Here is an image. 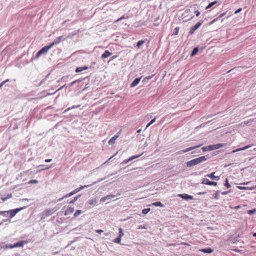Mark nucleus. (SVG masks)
Wrapping results in <instances>:
<instances>
[{"label":"nucleus","instance_id":"1","mask_svg":"<svg viewBox=\"0 0 256 256\" xmlns=\"http://www.w3.org/2000/svg\"><path fill=\"white\" fill-rule=\"evenodd\" d=\"M208 158V156H202L188 162L186 166L188 167H192L206 160Z\"/></svg>","mask_w":256,"mask_h":256},{"label":"nucleus","instance_id":"2","mask_svg":"<svg viewBox=\"0 0 256 256\" xmlns=\"http://www.w3.org/2000/svg\"><path fill=\"white\" fill-rule=\"evenodd\" d=\"M92 186V184H88V185H85V186H80V188L74 190H73L72 192L66 194V195L64 196L62 198L58 199V202H60L62 200H63L64 198H68V197H70L72 195H74V194L78 192H80V190H82V189L84 188H88V187H90V186Z\"/></svg>","mask_w":256,"mask_h":256},{"label":"nucleus","instance_id":"3","mask_svg":"<svg viewBox=\"0 0 256 256\" xmlns=\"http://www.w3.org/2000/svg\"><path fill=\"white\" fill-rule=\"evenodd\" d=\"M224 146V144H217L212 145H210L208 146H204L202 148L203 152L210 151L215 150H217L223 147Z\"/></svg>","mask_w":256,"mask_h":256},{"label":"nucleus","instance_id":"4","mask_svg":"<svg viewBox=\"0 0 256 256\" xmlns=\"http://www.w3.org/2000/svg\"><path fill=\"white\" fill-rule=\"evenodd\" d=\"M52 48V45L49 44L48 46H46L41 48L36 54V58H38L42 54H46L48 50Z\"/></svg>","mask_w":256,"mask_h":256},{"label":"nucleus","instance_id":"5","mask_svg":"<svg viewBox=\"0 0 256 256\" xmlns=\"http://www.w3.org/2000/svg\"><path fill=\"white\" fill-rule=\"evenodd\" d=\"M26 208V207L24 206V207H22V208H15V209H14V210H8V214L10 215V218H12L18 212L21 210H24V209Z\"/></svg>","mask_w":256,"mask_h":256},{"label":"nucleus","instance_id":"6","mask_svg":"<svg viewBox=\"0 0 256 256\" xmlns=\"http://www.w3.org/2000/svg\"><path fill=\"white\" fill-rule=\"evenodd\" d=\"M56 210H54V209H47L42 214V218H46L48 217V216L53 214Z\"/></svg>","mask_w":256,"mask_h":256},{"label":"nucleus","instance_id":"7","mask_svg":"<svg viewBox=\"0 0 256 256\" xmlns=\"http://www.w3.org/2000/svg\"><path fill=\"white\" fill-rule=\"evenodd\" d=\"M203 22L204 20H200L198 23H196L194 26H192L190 30V34H193L194 31L196 30L198 28L202 26Z\"/></svg>","mask_w":256,"mask_h":256},{"label":"nucleus","instance_id":"8","mask_svg":"<svg viewBox=\"0 0 256 256\" xmlns=\"http://www.w3.org/2000/svg\"><path fill=\"white\" fill-rule=\"evenodd\" d=\"M178 196L181 198H182L185 200H192L194 199V197L192 196L186 194H178Z\"/></svg>","mask_w":256,"mask_h":256},{"label":"nucleus","instance_id":"9","mask_svg":"<svg viewBox=\"0 0 256 256\" xmlns=\"http://www.w3.org/2000/svg\"><path fill=\"white\" fill-rule=\"evenodd\" d=\"M115 197H116V196L114 195V194L108 195L102 198L100 200V202H104L106 200H110L111 199L114 198Z\"/></svg>","mask_w":256,"mask_h":256},{"label":"nucleus","instance_id":"10","mask_svg":"<svg viewBox=\"0 0 256 256\" xmlns=\"http://www.w3.org/2000/svg\"><path fill=\"white\" fill-rule=\"evenodd\" d=\"M142 154H139L137 156H134L130 157V158L124 160L122 162V164H126L128 162H129L130 161L136 158H139Z\"/></svg>","mask_w":256,"mask_h":256},{"label":"nucleus","instance_id":"11","mask_svg":"<svg viewBox=\"0 0 256 256\" xmlns=\"http://www.w3.org/2000/svg\"><path fill=\"white\" fill-rule=\"evenodd\" d=\"M27 244V242L24 241V240H20L18 242L14 244V248L23 247L24 245V244Z\"/></svg>","mask_w":256,"mask_h":256},{"label":"nucleus","instance_id":"12","mask_svg":"<svg viewBox=\"0 0 256 256\" xmlns=\"http://www.w3.org/2000/svg\"><path fill=\"white\" fill-rule=\"evenodd\" d=\"M140 80L141 78H136L134 79V80L131 83L130 85V88H134L140 82Z\"/></svg>","mask_w":256,"mask_h":256},{"label":"nucleus","instance_id":"13","mask_svg":"<svg viewBox=\"0 0 256 256\" xmlns=\"http://www.w3.org/2000/svg\"><path fill=\"white\" fill-rule=\"evenodd\" d=\"M62 36H60L57 37L54 40V42L50 44V45H52V47L54 44H59L60 42V41L62 40Z\"/></svg>","mask_w":256,"mask_h":256},{"label":"nucleus","instance_id":"14","mask_svg":"<svg viewBox=\"0 0 256 256\" xmlns=\"http://www.w3.org/2000/svg\"><path fill=\"white\" fill-rule=\"evenodd\" d=\"M214 174L215 172H213L209 174H207L206 176L210 178L212 180H218L220 178V177L218 176H215Z\"/></svg>","mask_w":256,"mask_h":256},{"label":"nucleus","instance_id":"15","mask_svg":"<svg viewBox=\"0 0 256 256\" xmlns=\"http://www.w3.org/2000/svg\"><path fill=\"white\" fill-rule=\"evenodd\" d=\"M112 54V52H110L108 50H105L104 53L102 55V58L105 59L108 58Z\"/></svg>","mask_w":256,"mask_h":256},{"label":"nucleus","instance_id":"16","mask_svg":"<svg viewBox=\"0 0 256 256\" xmlns=\"http://www.w3.org/2000/svg\"><path fill=\"white\" fill-rule=\"evenodd\" d=\"M251 146H252V145H248V146H244L243 148L233 150L232 152V153H234V152H239V151H240V150H246L250 148Z\"/></svg>","mask_w":256,"mask_h":256},{"label":"nucleus","instance_id":"17","mask_svg":"<svg viewBox=\"0 0 256 256\" xmlns=\"http://www.w3.org/2000/svg\"><path fill=\"white\" fill-rule=\"evenodd\" d=\"M74 208H72V207H70V208H68L66 211H65V212H64V215L65 216H67V215H69L71 214H72L74 212Z\"/></svg>","mask_w":256,"mask_h":256},{"label":"nucleus","instance_id":"18","mask_svg":"<svg viewBox=\"0 0 256 256\" xmlns=\"http://www.w3.org/2000/svg\"><path fill=\"white\" fill-rule=\"evenodd\" d=\"M118 136L116 134L112 138H110L108 141V144H113L115 143L116 140L118 138Z\"/></svg>","mask_w":256,"mask_h":256},{"label":"nucleus","instance_id":"19","mask_svg":"<svg viewBox=\"0 0 256 256\" xmlns=\"http://www.w3.org/2000/svg\"><path fill=\"white\" fill-rule=\"evenodd\" d=\"M88 66H80V67H78L76 68V72H81L84 70H88Z\"/></svg>","mask_w":256,"mask_h":256},{"label":"nucleus","instance_id":"20","mask_svg":"<svg viewBox=\"0 0 256 256\" xmlns=\"http://www.w3.org/2000/svg\"><path fill=\"white\" fill-rule=\"evenodd\" d=\"M211 182H210L208 179L207 178H202V184H207L210 186Z\"/></svg>","mask_w":256,"mask_h":256},{"label":"nucleus","instance_id":"21","mask_svg":"<svg viewBox=\"0 0 256 256\" xmlns=\"http://www.w3.org/2000/svg\"><path fill=\"white\" fill-rule=\"evenodd\" d=\"M202 252L207 253V254H210L213 252V250L211 249L210 248H204L201 250Z\"/></svg>","mask_w":256,"mask_h":256},{"label":"nucleus","instance_id":"22","mask_svg":"<svg viewBox=\"0 0 256 256\" xmlns=\"http://www.w3.org/2000/svg\"><path fill=\"white\" fill-rule=\"evenodd\" d=\"M152 205L154 206H160L161 208H164V204H163L160 202H156L152 204Z\"/></svg>","mask_w":256,"mask_h":256},{"label":"nucleus","instance_id":"23","mask_svg":"<svg viewBox=\"0 0 256 256\" xmlns=\"http://www.w3.org/2000/svg\"><path fill=\"white\" fill-rule=\"evenodd\" d=\"M202 144H200L198 146H192V147H190L188 148H187L186 149V152H190L192 150H193L197 148H198Z\"/></svg>","mask_w":256,"mask_h":256},{"label":"nucleus","instance_id":"24","mask_svg":"<svg viewBox=\"0 0 256 256\" xmlns=\"http://www.w3.org/2000/svg\"><path fill=\"white\" fill-rule=\"evenodd\" d=\"M198 47L194 48L193 49L192 52L191 54V56H195L198 53Z\"/></svg>","mask_w":256,"mask_h":256},{"label":"nucleus","instance_id":"25","mask_svg":"<svg viewBox=\"0 0 256 256\" xmlns=\"http://www.w3.org/2000/svg\"><path fill=\"white\" fill-rule=\"evenodd\" d=\"M217 1H214V2H210V4H208V5L206 8V10H208V8H210L212 6L214 5L215 4H216L217 3Z\"/></svg>","mask_w":256,"mask_h":256},{"label":"nucleus","instance_id":"26","mask_svg":"<svg viewBox=\"0 0 256 256\" xmlns=\"http://www.w3.org/2000/svg\"><path fill=\"white\" fill-rule=\"evenodd\" d=\"M80 196V195H78L76 196H75L74 199H72V200L70 202V204H74V202H76Z\"/></svg>","mask_w":256,"mask_h":256},{"label":"nucleus","instance_id":"27","mask_svg":"<svg viewBox=\"0 0 256 256\" xmlns=\"http://www.w3.org/2000/svg\"><path fill=\"white\" fill-rule=\"evenodd\" d=\"M81 81V80H75L74 81H73L71 83H70L69 84H68V86L69 87H71L72 86H74V84H76V83L77 82H79Z\"/></svg>","mask_w":256,"mask_h":256},{"label":"nucleus","instance_id":"28","mask_svg":"<svg viewBox=\"0 0 256 256\" xmlns=\"http://www.w3.org/2000/svg\"><path fill=\"white\" fill-rule=\"evenodd\" d=\"M150 210V208H144V209L142 210V213L143 214H147Z\"/></svg>","mask_w":256,"mask_h":256},{"label":"nucleus","instance_id":"29","mask_svg":"<svg viewBox=\"0 0 256 256\" xmlns=\"http://www.w3.org/2000/svg\"><path fill=\"white\" fill-rule=\"evenodd\" d=\"M121 238H121L118 236L114 240V242L115 243H116V244H120V242H121Z\"/></svg>","mask_w":256,"mask_h":256},{"label":"nucleus","instance_id":"30","mask_svg":"<svg viewBox=\"0 0 256 256\" xmlns=\"http://www.w3.org/2000/svg\"><path fill=\"white\" fill-rule=\"evenodd\" d=\"M144 40H139L137 42L136 46L140 48V46H142L144 44Z\"/></svg>","mask_w":256,"mask_h":256},{"label":"nucleus","instance_id":"31","mask_svg":"<svg viewBox=\"0 0 256 256\" xmlns=\"http://www.w3.org/2000/svg\"><path fill=\"white\" fill-rule=\"evenodd\" d=\"M118 231H119V236H120V238H122V236H124V232H123V230L122 228H120L118 229Z\"/></svg>","mask_w":256,"mask_h":256},{"label":"nucleus","instance_id":"32","mask_svg":"<svg viewBox=\"0 0 256 256\" xmlns=\"http://www.w3.org/2000/svg\"><path fill=\"white\" fill-rule=\"evenodd\" d=\"M88 202L90 205H94L96 202V200H90Z\"/></svg>","mask_w":256,"mask_h":256},{"label":"nucleus","instance_id":"33","mask_svg":"<svg viewBox=\"0 0 256 256\" xmlns=\"http://www.w3.org/2000/svg\"><path fill=\"white\" fill-rule=\"evenodd\" d=\"M82 213L81 210H76L74 214V216L76 217Z\"/></svg>","mask_w":256,"mask_h":256},{"label":"nucleus","instance_id":"34","mask_svg":"<svg viewBox=\"0 0 256 256\" xmlns=\"http://www.w3.org/2000/svg\"><path fill=\"white\" fill-rule=\"evenodd\" d=\"M256 209H252V210H248V214H253L254 213H256Z\"/></svg>","mask_w":256,"mask_h":256},{"label":"nucleus","instance_id":"35","mask_svg":"<svg viewBox=\"0 0 256 256\" xmlns=\"http://www.w3.org/2000/svg\"><path fill=\"white\" fill-rule=\"evenodd\" d=\"M224 185L226 186L227 188H230L231 186L230 184H229L228 179L226 180V182Z\"/></svg>","mask_w":256,"mask_h":256},{"label":"nucleus","instance_id":"36","mask_svg":"<svg viewBox=\"0 0 256 256\" xmlns=\"http://www.w3.org/2000/svg\"><path fill=\"white\" fill-rule=\"evenodd\" d=\"M213 196L215 198L218 199L219 198V193H218V191L216 192L214 194H213Z\"/></svg>","mask_w":256,"mask_h":256},{"label":"nucleus","instance_id":"37","mask_svg":"<svg viewBox=\"0 0 256 256\" xmlns=\"http://www.w3.org/2000/svg\"><path fill=\"white\" fill-rule=\"evenodd\" d=\"M152 76H148L147 77H146L144 78V79H143V82H146L147 80L151 79L152 78Z\"/></svg>","mask_w":256,"mask_h":256},{"label":"nucleus","instance_id":"38","mask_svg":"<svg viewBox=\"0 0 256 256\" xmlns=\"http://www.w3.org/2000/svg\"><path fill=\"white\" fill-rule=\"evenodd\" d=\"M186 152V149L180 150L176 152L177 154H181Z\"/></svg>","mask_w":256,"mask_h":256},{"label":"nucleus","instance_id":"39","mask_svg":"<svg viewBox=\"0 0 256 256\" xmlns=\"http://www.w3.org/2000/svg\"><path fill=\"white\" fill-rule=\"evenodd\" d=\"M256 188V185L255 186H247L246 187V190H253L254 189H255Z\"/></svg>","mask_w":256,"mask_h":256},{"label":"nucleus","instance_id":"40","mask_svg":"<svg viewBox=\"0 0 256 256\" xmlns=\"http://www.w3.org/2000/svg\"><path fill=\"white\" fill-rule=\"evenodd\" d=\"M38 181L36 180H32L29 182L30 184H37Z\"/></svg>","mask_w":256,"mask_h":256},{"label":"nucleus","instance_id":"41","mask_svg":"<svg viewBox=\"0 0 256 256\" xmlns=\"http://www.w3.org/2000/svg\"><path fill=\"white\" fill-rule=\"evenodd\" d=\"M178 30H179V28L178 27H176L174 28V34L176 35H177L178 34Z\"/></svg>","mask_w":256,"mask_h":256},{"label":"nucleus","instance_id":"42","mask_svg":"<svg viewBox=\"0 0 256 256\" xmlns=\"http://www.w3.org/2000/svg\"><path fill=\"white\" fill-rule=\"evenodd\" d=\"M124 18H126L124 16H122V17H120V18H119L117 20H116V22H120V21L122 20V19H124Z\"/></svg>","mask_w":256,"mask_h":256},{"label":"nucleus","instance_id":"43","mask_svg":"<svg viewBox=\"0 0 256 256\" xmlns=\"http://www.w3.org/2000/svg\"><path fill=\"white\" fill-rule=\"evenodd\" d=\"M80 106V105H78V106H72L71 108H68V110H70V109L78 108H79Z\"/></svg>","mask_w":256,"mask_h":256},{"label":"nucleus","instance_id":"44","mask_svg":"<svg viewBox=\"0 0 256 256\" xmlns=\"http://www.w3.org/2000/svg\"><path fill=\"white\" fill-rule=\"evenodd\" d=\"M237 188L239 190H246V186H238Z\"/></svg>","mask_w":256,"mask_h":256},{"label":"nucleus","instance_id":"45","mask_svg":"<svg viewBox=\"0 0 256 256\" xmlns=\"http://www.w3.org/2000/svg\"><path fill=\"white\" fill-rule=\"evenodd\" d=\"M194 12L196 14V16H199L200 14V12L198 10H195Z\"/></svg>","mask_w":256,"mask_h":256},{"label":"nucleus","instance_id":"46","mask_svg":"<svg viewBox=\"0 0 256 256\" xmlns=\"http://www.w3.org/2000/svg\"><path fill=\"white\" fill-rule=\"evenodd\" d=\"M7 248H14V244H9V245H7Z\"/></svg>","mask_w":256,"mask_h":256},{"label":"nucleus","instance_id":"47","mask_svg":"<svg viewBox=\"0 0 256 256\" xmlns=\"http://www.w3.org/2000/svg\"><path fill=\"white\" fill-rule=\"evenodd\" d=\"M8 81H9V80L7 79V80H4V82H2L0 84H2V86L4 84L8 82Z\"/></svg>","mask_w":256,"mask_h":256},{"label":"nucleus","instance_id":"48","mask_svg":"<svg viewBox=\"0 0 256 256\" xmlns=\"http://www.w3.org/2000/svg\"><path fill=\"white\" fill-rule=\"evenodd\" d=\"M116 154H114L112 156H111L108 160H106L104 164H105L106 163H107L108 161L110 160L113 157H114L116 156Z\"/></svg>","mask_w":256,"mask_h":256},{"label":"nucleus","instance_id":"49","mask_svg":"<svg viewBox=\"0 0 256 256\" xmlns=\"http://www.w3.org/2000/svg\"><path fill=\"white\" fill-rule=\"evenodd\" d=\"M1 199H2V200L3 202H5V201H6V200H8V198H7V197H6H6H2V198H1Z\"/></svg>","mask_w":256,"mask_h":256},{"label":"nucleus","instance_id":"50","mask_svg":"<svg viewBox=\"0 0 256 256\" xmlns=\"http://www.w3.org/2000/svg\"><path fill=\"white\" fill-rule=\"evenodd\" d=\"M217 185V182H211L210 186H216Z\"/></svg>","mask_w":256,"mask_h":256},{"label":"nucleus","instance_id":"51","mask_svg":"<svg viewBox=\"0 0 256 256\" xmlns=\"http://www.w3.org/2000/svg\"><path fill=\"white\" fill-rule=\"evenodd\" d=\"M12 194H8L7 196H6V197L8 199H10V198H12Z\"/></svg>","mask_w":256,"mask_h":256},{"label":"nucleus","instance_id":"52","mask_svg":"<svg viewBox=\"0 0 256 256\" xmlns=\"http://www.w3.org/2000/svg\"><path fill=\"white\" fill-rule=\"evenodd\" d=\"M96 232L97 233L100 234H101V233H102V232H103V230H96Z\"/></svg>","mask_w":256,"mask_h":256},{"label":"nucleus","instance_id":"53","mask_svg":"<svg viewBox=\"0 0 256 256\" xmlns=\"http://www.w3.org/2000/svg\"><path fill=\"white\" fill-rule=\"evenodd\" d=\"M156 118H154V119L152 120L150 122V124H152L155 121H156Z\"/></svg>","mask_w":256,"mask_h":256},{"label":"nucleus","instance_id":"54","mask_svg":"<svg viewBox=\"0 0 256 256\" xmlns=\"http://www.w3.org/2000/svg\"><path fill=\"white\" fill-rule=\"evenodd\" d=\"M241 10H242V8H238V10H237L235 12V14H238V12H241Z\"/></svg>","mask_w":256,"mask_h":256},{"label":"nucleus","instance_id":"55","mask_svg":"<svg viewBox=\"0 0 256 256\" xmlns=\"http://www.w3.org/2000/svg\"><path fill=\"white\" fill-rule=\"evenodd\" d=\"M52 159H46L44 162H52Z\"/></svg>","mask_w":256,"mask_h":256},{"label":"nucleus","instance_id":"56","mask_svg":"<svg viewBox=\"0 0 256 256\" xmlns=\"http://www.w3.org/2000/svg\"><path fill=\"white\" fill-rule=\"evenodd\" d=\"M6 212V214H3V216H7L8 214V210L7 211H5Z\"/></svg>","mask_w":256,"mask_h":256},{"label":"nucleus","instance_id":"57","mask_svg":"<svg viewBox=\"0 0 256 256\" xmlns=\"http://www.w3.org/2000/svg\"><path fill=\"white\" fill-rule=\"evenodd\" d=\"M6 212L5 211H0V215H3V214H6Z\"/></svg>","mask_w":256,"mask_h":256},{"label":"nucleus","instance_id":"58","mask_svg":"<svg viewBox=\"0 0 256 256\" xmlns=\"http://www.w3.org/2000/svg\"><path fill=\"white\" fill-rule=\"evenodd\" d=\"M228 194V192H222V194H223V195H226V194Z\"/></svg>","mask_w":256,"mask_h":256},{"label":"nucleus","instance_id":"59","mask_svg":"<svg viewBox=\"0 0 256 256\" xmlns=\"http://www.w3.org/2000/svg\"><path fill=\"white\" fill-rule=\"evenodd\" d=\"M250 183V182H244L243 184H244V185H246V184H249Z\"/></svg>","mask_w":256,"mask_h":256},{"label":"nucleus","instance_id":"60","mask_svg":"<svg viewBox=\"0 0 256 256\" xmlns=\"http://www.w3.org/2000/svg\"><path fill=\"white\" fill-rule=\"evenodd\" d=\"M205 193H206V192H200L198 194L200 195V194H204Z\"/></svg>","mask_w":256,"mask_h":256},{"label":"nucleus","instance_id":"61","mask_svg":"<svg viewBox=\"0 0 256 256\" xmlns=\"http://www.w3.org/2000/svg\"><path fill=\"white\" fill-rule=\"evenodd\" d=\"M116 57V56H113L111 58V60H113L114 58H115Z\"/></svg>","mask_w":256,"mask_h":256},{"label":"nucleus","instance_id":"62","mask_svg":"<svg viewBox=\"0 0 256 256\" xmlns=\"http://www.w3.org/2000/svg\"><path fill=\"white\" fill-rule=\"evenodd\" d=\"M64 86H65V85H64V86H61L60 88H58V90H62V88Z\"/></svg>","mask_w":256,"mask_h":256},{"label":"nucleus","instance_id":"63","mask_svg":"<svg viewBox=\"0 0 256 256\" xmlns=\"http://www.w3.org/2000/svg\"><path fill=\"white\" fill-rule=\"evenodd\" d=\"M218 18L216 19H214L212 22H211V24H212L213 22H215L216 20H217Z\"/></svg>","mask_w":256,"mask_h":256},{"label":"nucleus","instance_id":"64","mask_svg":"<svg viewBox=\"0 0 256 256\" xmlns=\"http://www.w3.org/2000/svg\"><path fill=\"white\" fill-rule=\"evenodd\" d=\"M141 131H142V130H141V129H140V130H138L137 131V133H138H138H140V132H141Z\"/></svg>","mask_w":256,"mask_h":256}]
</instances>
